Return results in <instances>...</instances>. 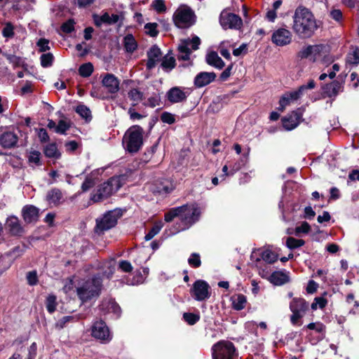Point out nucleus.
<instances>
[{
  "mask_svg": "<svg viewBox=\"0 0 359 359\" xmlns=\"http://www.w3.org/2000/svg\"><path fill=\"white\" fill-rule=\"evenodd\" d=\"M24 220L27 223L36 222L39 217V210L34 205H25L22 208Z\"/></svg>",
  "mask_w": 359,
  "mask_h": 359,
  "instance_id": "nucleus-22",
  "label": "nucleus"
},
{
  "mask_svg": "<svg viewBox=\"0 0 359 359\" xmlns=\"http://www.w3.org/2000/svg\"><path fill=\"white\" fill-rule=\"evenodd\" d=\"M76 112L79 114L86 121L91 120V111L88 107L84 104H79L76 108Z\"/></svg>",
  "mask_w": 359,
  "mask_h": 359,
  "instance_id": "nucleus-39",
  "label": "nucleus"
},
{
  "mask_svg": "<svg viewBox=\"0 0 359 359\" xmlns=\"http://www.w3.org/2000/svg\"><path fill=\"white\" fill-rule=\"evenodd\" d=\"M305 243L304 241L302 239H297L293 237H288L286 240V246L292 250L298 248Z\"/></svg>",
  "mask_w": 359,
  "mask_h": 359,
  "instance_id": "nucleus-41",
  "label": "nucleus"
},
{
  "mask_svg": "<svg viewBox=\"0 0 359 359\" xmlns=\"http://www.w3.org/2000/svg\"><path fill=\"white\" fill-rule=\"evenodd\" d=\"M40 60L43 67H50L52 65L53 61V55L50 53L42 54Z\"/></svg>",
  "mask_w": 359,
  "mask_h": 359,
  "instance_id": "nucleus-44",
  "label": "nucleus"
},
{
  "mask_svg": "<svg viewBox=\"0 0 359 359\" xmlns=\"http://www.w3.org/2000/svg\"><path fill=\"white\" fill-rule=\"evenodd\" d=\"M188 262L189 265L192 266L193 267H198L201 264L200 256L197 253H193L190 256V257L188 259Z\"/></svg>",
  "mask_w": 359,
  "mask_h": 359,
  "instance_id": "nucleus-53",
  "label": "nucleus"
},
{
  "mask_svg": "<svg viewBox=\"0 0 359 359\" xmlns=\"http://www.w3.org/2000/svg\"><path fill=\"white\" fill-rule=\"evenodd\" d=\"M17 142L18 137L12 132L4 133L0 137V144L4 148H11L16 144Z\"/></svg>",
  "mask_w": 359,
  "mask_h": 359,
  "instance_id": "nucleus-24",
  "label": "nucleus"
},
{
  "mask_svg": "<svg viewBox=\"0 0 359 359\" xmlns=\"http://www.w3.org/2000/svg\"><path fill=\"white\" fill-rule=\"evenodd\" d=\"M316 20L312 12L303 6H299L292 16V29L300 39L311 37L318 29Z\"/></svg>",
  "mask_w": 359,
  "mask_h": 359,
  "instance_id": "nucleus-1",
  "label": "nucleus"
},
{
  "mask_svg": "<svg viewBox=\"0 0 359 359\" xmlns=\"http://www.w3.org/2000/svg\"><path fill=\"white\" fill-rule=\"evenodd\" d=\"M180 220L184 225L182 229L189 228L199 219L201 215V210L196 204L180 206Z\"/></svg>",
  "mask_w": 359,
  "mask_h": 359,
  "instance_id": "nucleus-8",
  "label": "nucleus"
},
{
  "mask_svg": "<svg viewBox=\"0 0 359 359\" xmlns=\"http://www.w3.org/2000/svg\"><path fill=\"white\" fill-rule=\"evenodd\" d=\"M303 111L298 109L282 118L283 126L286 130H292L297 128L301 122Z\"/></svg>",
  "mask_w": 359,
  "mask_h": 359,
  "instance_id": "nucleus-15",
  "label": "nucleus"
},
{
  "mask_svg": "<svg viewBox=\"0 0 359 359\" xmlns=\"http://www.w3.org/2000/svg\"><path fill=\"white\" fill-rule=\"evenodd\" d=\"M311 229L309 224L306 222H303L299 226L295 228V233L297 234L303 233H307Z\"/></svg>",
  "mask_w": 359,
  "mask_h": 359,
  "instance_id": "nucleus-57",
  "label": "nucleus"
},
{
  "mask_svg": "<svg viewBox=\"0 0 359 359\" xmlns=\"http://www.w3.org/2000/svg\"><path fill=\"white\" fill-rule=\"evenodd\" d=\"M92 335L97 339L100 340L102 343H108L112 339L108 327L102 320L94 323L92 326Z\"/></svg>",
  "mask_w": 359,
  "mask_h": 359,
  "instance_id": "nucleus-11",
  "label": "nucleus"
},
{
  "mask_svg": "<svg viewBox=\"0 0 359 359\" xmlns=\"http://www.w3.org/2000/svg\"><path fill=\"white\" fill-rule=\"evenodd\" d=\"M292 32L285 28H278L275 30L271 36V41L278 46H285L292 42Z\"/></svg>",
  "mask_w": 359,
  "mask_h": 359,
  "instance_id": "nucleus-13",
  "label": "nucleus"
},
{
  "mask_svg": "<svg viewBox=\"0 0 359 359\" xmlns=\"http://www.w3.org/2000/svg\"><path fill=\"white\" fill-rule=\"evenodd\" d=\"M102 287V279L99 276H94L80 280L76 286V292L79 299L84 303L97 298Z\"/></svg>",
  "mask_w": 359,
  "mask_h": 359,
  "instance_id": "nucleus-2",
  "label": "nucleus"
},
{
  "mask_svg": "<svg viewBox=\"0 0 359 359\" xmlns=\"http://www.w3.org/2000/svg\"><path fill=\"white\" fill-rule=\"evenodd\" d=\"M100 174V170L93 171L90 175H87L85 181L81 185L83 191H87L91 187H93L95 183V180L98 175Z\"/></svg>",
  "mask_w": 359,
  "mask_h": 359,
  "instance_id": "nucleus-30",
  "label": "nucleus"
},
{
  "mask_svg": "<svg viewBox=\"0 0 359 359\" xmlns=\"http://www.w3.org/2000/svg\"><path fill=\"white\" fill-rule=\"evenodd\" d=\"M316 86V83L313 80H310L307 84H304V85H302L301 86L298 90H297V92L298 93V94L299 95V96L301 97L304 92L306 90H308V89H313Z\"/></svg>",
  "mask_w": 359,
  "mask_h": 359,
  "instance_id": "nucleus-55",
  "label": "nucleus"
},
{
  "mask_svg": "<svg viewBox=\"0 0 359 359\" xmlns=\"http://www.w3.org/2000/svg\"><path fill=\"white\" fill-rule=\"evenodd\" d=\"M74 285L73 280L72 279H68L65 280L62 290L64 292H65L66 294H69L72 291H74Z\"/></svg>",
  "mask_w": 359,
  "mask_h": 359,
  "instance_id": "nucleus-63",
  "label": "nucleus"
},
{
  "mask_svg": "<svg viewBox=\"0 0 359 359\" xmlns=\"http://www.w3.org/2000/svg\"><path fill=\"white\" fill-rule=\"evenodd\" d=\"M119 16L116 14L109 15L108 13H104L102 15H94L93 20L96 26L100 27L103 23L114 24L118 22Z\"/></svg>",
  "mask_w": 359,
  "mask_h": 359,
  "instance_id": "nucleus-20",
  "label": "nucleus"
},
{
  "mask_svg": "<svg viewBox=\"0 0 359 359\" xmlns=\"http://www.w3.org/2000/svg\"><path fill=\"white\" fill-rule=\"evenodd\" d=\"M195 15L187 6H180L173 15L175 25L179 28H188L195 22Z\"/></svg>",
  "mask_w": 359,
  "mask_h": 359,
  "instance_id": "nucleus-7",
  "label": "nucleus"
},
{
  "mask_svg": "<svg viewBox=\"0 0 359 359\" xmlns=\"http://www.w3.org/2000/svg\"><path fill=\"white\" fill-rule=\"evenodd\" d=\"M74 22L69 20L62 25V30L65 33H70L74 30Z\"/></svg>",
  "mask_w": 359,
  "mask_h": 359,
  "instance_id": "nucleus-60",
  "label": "nucleus"
},
{
  "mask_svg": "<svg viewBox=\"0 0 359 359\" xmlns=\"http://www.w3.org/2000/svg\"><path fill=\"white\" fill-rule=\"evenodd\" d=\"M317 48L312 47V46H308L305 48H303L301 51L299 53V55L302 58H310L312 55V51L316 50Z\"/></svg>",
  "mask_w": 359,
  "mask_h": 359,
  "instance_id": "nucleus-51",
  "label": "nucleus"
},
{
  "mask_svg": "<svg viewBox=\"0 0 359 359\" xmlns=\"http://www.w3.org/2000/svg\"><path fill=\"white\" fill-rule=\"evenodd\" d=\"M278 255L269 249H266L262 252V259L269 264H273L277 261Z\"/></svg>",
  "mask_w": 359,
  "mask_h": 359,
  "instance_id": "nucleus-37",
  "label": "nucleus"
},
{
  "mask_svg": "<svg viewBox=\"0 0 359 359\" xmlns=\"http://www.w3.org/2000/svg\"><path fill=\"white\" fill-rule=\"evenodd\" d=\"M163 224L162 222L159 221L154 224L152 228L149 230V231L145 235V240L150 241L156 235H157L160 231L161 230Z\"/></svg>",
  "mask_w": 359,
  "mask_h": 359,
  "instance_id": "nucleus-38",
  "label": "nucleus"
},
{
  "mask_svg": "<svg viewBox=\"0 0 359 359\" xmlns=\"http://www.w3.org/2000/svg\"><path fill=\"white\" fill-rule=\"evenodd\" d=\"M26 278L29 285H36L38 283V276L36 271H29Z\"/></svg>",
  "mask_w": 359,
  "mask_h": 359,
  "instance_id": "nucleus-52",
  "label": "nucleus"
},
{
  "mask_svg": "<svg viewBox=\"0 0 359 359\" xmlns=\"http://www.w3.org/2000/svg\"><path fill=\"white\" fill-rule=\"evenodd\" d=\"M44 154L48 158L58 159L60 158L61 154L57 149L56 144L51 143L46 145L44 148Z\"/></svg>",
  "mask_w": 359,
  "mask_h": 359,
  "instance_id": "nucleus-32",
  "label": "nucleus"
},
{
  "mask_svg": "<svg viewBox=\"0 0 359 359\" xmlns=\"http://www.w3.org/2000/svg\"><path fill=\"white\" fill-rule=\"evenodd\" d=\"M93 72V66L91 63H85L80 66L79 69V74L83 77H88Z\"/></svg>",
  "mask_w": 359,
  "mask_h": 359,
  "instance_id": "nucleus-42",
  "label": "nucleus"
},
{
  "mask_svg": "<svg viewBox=\"0 0 359 359\" xmlns=\"http://www.w3.org/2000/svg\"><path fill=\"white\" fill-rule=\"evenodd\" d=\"M346 62L357 65L359 64V48H352L346 56Z\"/></svg>",
  "mask_w": 359,
  "mask_h": 359,
  "instance_id": "nucleus-35",
  "label": "nucleus"
},
{
  "mask_svg": "<svg viewBox=\"0 0 359 359\" xmlns=\"http://www.w3.org/2000/svg\"><path fill=\"white\" fill-rule=\"evenodd\" d=\"M62 194L60 189H52L46 194V201L51 206H57L61 203Z\"/></svg>",
  "mask_w": 359,
  "mask_h": 359,
  "instance_id": "nucleus-25",
  "label": "nucleus"
},
{
  "mask_svg": "<svg viewBox=\"0 0 359 359\" xmlns=\"http://www.w3.org/2000/svg\"><path fill=\"white\" fill-rule=\"evenodd\" d=\"M6 226L13 235H20L23 232L20 221L15 216H10L7 218Z\"/></svg>",
  "mask_w": 359,
  "mask_h": 359,
  "instance_id": "nucleus-19",
  "label": "nucleus"
},
{
  "mask_svg": "<svg viewBox=\"0 0 359 359\" xmlns=\"http://www.w3.org/2000/svg\"><path fill=\"white\" fill-rule=\"evenodd\" d=\"M299 97L300 96L297 90L284 94L280 99V106L278 109L281 111H284L287 106L290 105L292 102L298 100Z\"/></svg>",
  "mask_w": 359,
  "mask_h": 359,
  "instance_id": "nucleus-23",
  "label": "nucleus"
},
{
  "mask_svg": "<svg viewBox=\"0 0 359 359\" xmlns=\"http://www.w3.org/2000/svg\"><path fill=\"white\" fill-rule=\"evenodd\" d=\"M208 284L202 280H196L191 289L192 296L197 301H203L210 297Z\"/></svg>",
  "mask_w": 359,
  "mask_h": 359,
  "instance_id": "nucleus-14",
  "label": "nucleus"
},
{
  "mask_svg": "<svg viewBox=\"0 0 359 359\" xmlns=\"http://www.w3.org/2000/svg\"><path fill=\"white\" fill-rule=\"evenodd\" d=\"M46 309L50 313L56 309V297L54 295H49L46 299Z\"/></svg>",
  "mask_w": 359,
  "mask_h": 359,
  "instance_id": "nucleus-47",
  "label": "nucleus"
},
{
  "mask_svg": "<svg viewBox=\"0 0 359 359\" xmlns=\"http://www.w3.org/2000/svg\"><path fill=\"white\" fill-rule=\"evenodd\" d=\"M231 300L233 308L237 311L243 309L247 302L245 296L242 294H238L232 296Z\"/></svg>",
  "mask_w": 359,
  "mask_h": 359,
  "instance_id": "nucleus-31",
  "label": "nucleus"
},
{
  "mask_svg": "<svg viewBox=\"0 0 359 359\" xmlns=\"http://www.w3.org/2000/svg\"><path fill=\"white\" fill-rule=\"evenodd\" d=\"M161 119L163 123L168 124H172L175 121L174 115L168 112H163L161 116Z\"/></svg>",
  "mask_w": 359,
  "mask_h": 359,
  "instance_id": "nucleus-58",
  "label": "nucleus"
},
{
  "mask_svg": "<svg viewBox=\"0 0 359 359\" xmlns=\"http://www.w3.org/2000/svg\"><path fill=\"white\" fill-rule=\"evenodd\" d=\"M147 68L148 69H152L156 64L160 61L162 57V53L161 49L156 46H152L147 51Z\"/></svg>",
  "mask_w": 359,
  "mask_h": 359,
  "instance_id": "nucleus-16",
  "label": "nucleus"
},
{
  "mask_svg": "<svg viewBox=\"0 0 359 359\" xmlns=\"http://www.w3.org/2000/svg\"><path fill=\"white\" fill-rule=\"evenodd\" d=\"M145 278L140 271H136L132 280H128L127 283L128 285H138L144 282Z\"/></svg>",
  "mask_w": 359,
  "mask_h": 359,
  "instance_id": "nucleus-49",
  "label": "nucleus"
},
{
  "mask_svg": "<svg viewBox=\"0 0 359 359\" xmlns=\"http://www.w3.org/2000/svg\"><path fill=\"white\" fill-rule=\"evenodd\" d=\"M309 309V303L303 298L294 297L290 303V310L292 312L290 322L293 325H301L302 318Z\"/></svg>",
  "mask_w": 359,
  "mask_h": 359,
  "instance_id": "nucleus-6",
  "label": "nucleus"
},
{
  "mask_svg": "<svg viewBox=\"0 0 359 359\" xmlns=\"http://www.w3.org/2000/svg\"><path fill=\"white\" fill-rule=\"evenodd\" d=\"M49 41L46 39H41L37 42V46L39 48L40 52H45L50 49L48 46Z\"/></svg>",
  "mask_w": 359,
  "mask_h": 359,
  "instance_id": "nucleus-59",
  "label": "nucleus"
},
{
  "mask_svg": "<svg viewBox=\"0 0 359 359\" xmlns=\"http://www.w3.org/2000/svg\"><path fill=\"white\" fill-rule=\"evenodd\" d=\"M28 162L32 165H40L41 153L36 150L29 151L28 156Z\"/></svg>",
  "mask_w": 359,
  "mask_h": 359,
  "instance_id": "nucleus-40",
  "label": "nucleus"
},
{
  "mask_svg": "<svg viewBox=\"0 0 359 359\" xmlns=\"http://www.w3.org/2000/svg\"><path fill=\"white\" fill-rule=\"evenodd\" d=\"M215 79V73L203 72L196 76L194 84L197 88H202L214 81Z\"/></svg>",
  "mask_w": 359,
  "mask_h": 359,
  "instance_id": "nucleus-17",
  "label": "nucleus"
},
{
  "mask_svg": "<svg viewBox=\"0 0 359 359\" xmlns=\"http://www.w3.org/2000/svg\"><path fill=\"white\" fill-rule=\"evenodd\" d=\"M212 359H233L236 355V348L231 341H220L212 348Z\"/></svg>",
  "mask_w": 359,
  "mask_h": 359,
  "instance_id": "nucleus-9",
  "label": "nucleus"
},
{
  "mask_svg": "<svg viewBox=\"0 0 359 359\" xmlns=\"http://www.w3.org/2000/svg\"><path fill=\"white\" fill-rule=\"evenodd\" d=\"M145 32L151 36H157L158 32L157 31L156 23H147L144 25Z\"/></svg>",
  "mask_w": 359,
  "mask_h": 359,
  "instance_id": "nucleus-50",
  "label": "nucleus"
},
{
  "mask_svg": "<svg viewBox=\"0 0 359 359\" xmlns=\"http://www.w3.org/2000/svg\"><path fill=\"white\" fill-rule=\"evenodd\" d=\"M102 83L110 93H116L119 90V80L112 74H107Z\"/></svg>",
  "mask_w": 359,
  "mask_h": 359,
  "instance_id": "nucleus-18",
  "label": "nucleus"
},
{
  "mask_svg": "<svg viewBox=\"0 0 359 359\" xmlns=\"http://www.w3.org/2000/svg\"><path fill=\"white\" fill-rule=\"evenodd\" d=\"M206 62L208 65L219 69H221L224 67V61L215 51L210 52L207 55Z\"/></svg>",
  "mask_w": 359,
  "mask_h": 359,
  "instance_id": "nucleus-26",
  "label": "nucleus"
},
{
  "mask_svg": "<svg viewBox=\"0 0 359 359\" xmlns=\"http://www.w3.org/2000/svg\"><path fill=\"white\" fill-rule=\"evenodd\" d=\"M107 309L108 313H113L116 318H118L121 315L120 306L114 301L104 302L101 304L102 309Z\"/></svg>",
  "mask_w": 359,
  "mask_h": 359,
  "instance_id": "nucleus-33",
  "label": "nucleus"
},
{
  "mask_svg": "<svg viewBox=\"0 0 359 359\" xmlns=\"http://www.w3.org/2000/svg\"><path fill=\"white\" fill-rule=\"evenodd\" d=\"M121 215V211L118 209H114L105 212L101 217L96 219L95 232L102 234L104 231L113 228Z\"/></svg>",
  "mask_w": 359,
  "mask_h": 359,
  "instance_id": "nucleus-4",
  "label": "nucleus"
},
{
  "mask_svg": "<svg viewBox=\"0 0 359 359\" xmlns=\"http://www.w3.org/2000/svg\"><path fill=\"white\" fill-rule=\"evenodd\" d=\"M161 66L164 71L170 72L175 67V59L172 56L166 55L163 58Z\"/></svg>",
  "mask_w": 359,
  "mask_h": 359,
  "instance_id": "nucleus-36",
  "label": "nucleus"
},
{
  "mask_svg": "<svg viewBox=\"0 0 359 359\" xmlns=\"http://www.w3.org/2000/svg\"><path fill=\"white\" fill-rule=\"evenodd\" d=\"M176 217H178L180 219V207L172 208L166 212L165 214V220L167 222H170Z\"/></svg>",
  "mask_w": 359,
  "mask_h": 359,
  "instance_id": "nucleus-45",
  "label": "nucleus"
},
{
  "mask_svg": "<svg viewBox=\"0 0 359 359\" xmlns=\"http://www.w3.org/2000/svg\"><path fill=\"white\" fill-rule=\"evenodd\" d=\"M168 100L172 103H177L184 101L187 99L186 93L178 87L170 89L167 93Z\"/></svg>",
  "mask_w": 359,
  "mask_h": 359,
  "instance_id": "nucleus-21",
  "label": "nucleus"
},
{
  "mask_svg": "<svg viewBox=\"0 0 359 359\" xmlns=\"http://www.w3.org/2000/svg\"><path fill=\"white\" fill-rule=\"evenodd\" d=\"M342 86L339 81H333L323 88L324 93L328 97H335L341 91Z\"/></svg>",
  "mask_w": 359,
  "mask_h": 359,
  "instance_id": "nucleus-27",
  "label": "nucleus"
},
{
  "mask_svg": "<svg viewBox=\"0 0 359 359\" xmlns=\"http://www.w3.org/2000/svg\"><path fill=\"white\" fill-rule=\"evenodd\" d=\"M201 43L199 37L195 36L191 39H186L180 41L178 45V60H188L191 50L189 49V46H191L193 50L198 49V46Z\"/></svg>",
  "mask_w": 359,
  "mask_h": 359,
  "instance_id": "nucleus-10",
  "label": "nucleus"
},
{
  "mask_svg": "<svg viewBox=\"0 0 359 359\" xmlns=\"http://www.w3.org/2000/svg\"><path fill=\"white\" fill-rule=\"evenodd\" d=\"M154 8L158 13L165 11L166 7L163 0H154L152 3Z\"/></svg>",
  "mask_w": 359,
  "mask_h": 359,
  "instance_id": "nucleus-56",
  "label": "nucleus"
},
{
  "mask_svg": "<svg viewBox=\"0 0 359 359\" xmlns=\"http://www.w3.org/2000/svg\"><path fill=\"white\" fill-rule=\"evenodd\" d=\"M128 97L133 107L137 105L143 99V93L138 88H132L128 92Z\"/></svg>",
  "mask_w": 359,
  "mask_h": 359,
  "instance_id": "nucleus-29",
  "label": "nucleus"
},
{
  "mask_svg": "<svg viewBox=\"0 0 359 359\" xmlns=\"http://www.w3.org/2000/svg\"><path fill=\"white\" fill-rule=\"evenodd\" d=\"M3 36L4 37L10 38L14 35L13 27L11 24L8 23L2 31Z\"/></svg>",
  "mask_w": 359,
  "mask_h": 359,
  "instance_id": "nucleus-61",
  "label": "nucleus"
},
{
  "mask_svg": "<svg viewBox=\"0 0 359 359\" xmlns=\"http://www.w3.org/2000/svg\"><path fill=\"white\" fill-rule=\"evenodd\" d=\"M330 17L337 22H341L342 20V13L339 9H333L330 11Z\"/></svg>",
  "mask_w": 359,
  "mask_h": 359,
  "instance_id": "nucleus-64",
  "label": "nucleus"
},
{
  "mask_svg": "<svg viewBox=\"0 0 359 359\" xmlns=\"http://www.w3.org/2000/svg\"><path fill=\"white\" fill-rule=\"evenodd\" d=\"M183 317L185 321L187 322L189 325H194L199 320L200 318L199 316L191 313H184Z\"/></svg>",
  "mask_w": 359,
  "mask_h": 359,
  "instance_id": "nucleus-54",
  "label": "nucleus"
},
{
  "mask_svg": "<svg viewBox=\"0 0 359 359\" xmlns=\"http://www.w3.org/2000/svg\"><path fill=\"white\" fill-rule=\"evenodd\" d=\"M219 22L224 29H239L242 25L241 18L233 13L223 11L219 17Z\"/></svg>",
  "mask_w": 359,
  "mask_h": 359,
  "instance_id": "nucleus-12",
  "label": "nucleus"
},
{
  "mask_svg": "<svg viewBox=\"0 0 359 359\" xmlns=\"http://www.w3.org/2000/svg\"><path fill=\"white\" fill-rule=\"evenodd\" d=\"M119 269L123 272H130L133 269L131 264L126 260H122L118 264Z\"/></svg>",
  "mask_w": 359,
  "mask_h": 359,
  "instance_id": "nucleus-62",
  "label": "nucleus"
},
{
  "mask_svg": "<svg viewBox=\"0 0 359 359\" xmlns=\"http://www.w3.org/2000/svg\"><path fill=\"white\" fill-rule=\"evenodd\" d=\"M70 128V123L66 120H60L57 127H55V133L64 135L66 131Z\"/></svg>",
  "mask_w": 359,
  "mask_h": 359,
  "instance_id": "nucleus-43",
  "label": "nucleus"
},
{
  "mask_svg": "<svg viewBox=\"0 0 359 359\" xmlns=\"http://www.w3.org/2000/svg\"><path fill=\"white\" fill-rule=\"evenodd\" d=\"M327 304V301L322 297H316L313 302L311 304V307L313 310H316L318 308L323 309Z\"/></svg>",
  "mask_w": 359,
  "mask_h": 359,
  "instance_id": "nucleus-46",
  "label": "nucleus"
},
{
  "mask_svg": "<svg viewBox=\"0 0 359 359\" xmlns=\"http://www.w3.org/2000/svg\"><path fill=\"white\" fill-rule=\"evenodd\" d=\"M121 187L119 177H113L107 182L100 184L96 191L90 196V201L93 203L102 201L116 192Z\"/></svg>",
  "mask_w": 359,
  "mask_h": 359,
  "instance_id": "nucleus-3",
  "label": "nucleus"
},
{
  "mask_svg": "<svg viewBox=\"0 0 359 359\" xmlns=\"http://www.w3.org/2000/svg\"><path fill=\"white\" fill-rule=\"evenodd\" d=\"M124 47L127 52H134L137 47V42L132 34H128L124 37L123 39Z\"/></svg>",
  "mask_w": 359,
  "mask_h": 359,
  "instance_id": "nucleus-34",
  "label": "nucleus"
},
{
  "mask_svg": "<svg viewBox=\"0 0 359 359\" xmlns=\"http://www.w3.org/2000/svg\"><path fill=\"white\" fill-rule=\"evenodd\" d=\"M143 130L138 126L130 127L123 137V144L129 152H137L142 147Z\"/></svg>",
  "mask_w": 359,
  "mask_h": 359,
  "instance_id": "nucleus-5",
  "label": "nucleus"
},
{
  "mask_svg": "<svg viewBox=\"0 0 359 359\" xmlns=\"http://www.w3.org/2000/svg\"><path fill=\"white\" fill-rule=\"evenodd\" d=\"M271 283L276 285H281L289 281L288 276L282 271H275L269 277Z\"/></svg>",
  "mask_w": 359,
  "mask_h": 359,
  "instance_id": "nucleus-28",
  "label": "nucleus"
},
{
  "mask_svg": "<svg viewBox=\"0 0 359 359\" xmlns=\"http://www.w3.org/2000/svg\"><path fill=\"white\" fill-rule=\"evenodd\" d=\"M306 327L309 330H314L317 332L323 334H324L325 332V326L320 322L311 323L308 324Z\"/></svg>",
  "mask_w": 359,
  "mask_h": 359,
  "instance_id": "nucleus-48",
  "label": "nucleus"
}]
</instances>
